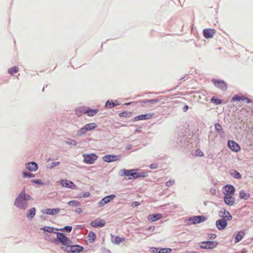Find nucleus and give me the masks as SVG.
Wrapping results in <instances>:
<instances>
[{"label": "nucleus", "mask_w": 253, "mask_h": 253, "mask_svg": "<svg viewBox=\"0 0 253 253\" xmlns=\"http://www.w3.org/2000/svg\"><path fill=\"white\" fill-rule=\"evenodd\" d=\"M135 171H138L137 169H122L119 172V175L120 176H126L127 177L126 178L128 180L135 179Z\"/></svg>", "instance_id": "4"}, {"label": "nucleus", "mask_w": 253, "mask_h": 253, "mask_svg": "<svg viewBox=\"0 0 253 253\" xmlns=\"http://www.w3.org/2000/svg\"><path fill=\"white\" fill-rule=\"evenodd\" d=\"M83 162L87 164H92L98 158V156L95 153L83 154Z\"/></svg>", "instance_id": "6"}, {"label": "nucleus", "mask_w": 253, "mask_h": 253, "mask_svg": "<svg viewBox=\"0 0 253 253\" xmlns=\"http://www.w3.org/2000/svg\"><path fill=\"white\" fill-rule=\"evenodd\" d=\"M86 108L85 107H79L75 109L76 114L78 117L81 116L83 114H85V111Z\"/></svg>", "instance_id": "33"}, {"label": "nucleus", "mask_w": 253, "mask_h": 253, "mask_svg": "<svg viewBox=\"0 0 253 253\" xmlns=\"http://www.w3.org/2000/svg\"><path fill=\"white\" fill-rule=\"evenodd\" d=\"M103 161L107 163H111L120 159V156L115 154H108L102 157Z\"/></svg>", "instance_id": "12"}, {"label": "nucleus", "mask_w": 253, "mask_h": 253, "mask_svg": "<svg viewBox=\"0 0 253 253\" xmlns=\"http://www.w3.org/2000/svg\"><path fill=\"white\" fill-rule=\"evenodd\" d=\"M162 217L163 216L161 213H154L148 216V220L152 222H155L161 219Z\"/></svg>", "instance_id": "25"}, {"label": "nucleus", "mask_w": 253, "mask_h": 253, "mask_svg": "<svg viewBox=\"0 0 253 253\" xmlns=\"http://www.w3.org/2000/svg\"><path fill=\"white\" fill-rule=\"evenodd\" d=\"M211 102L214 105H217L223 103V100L219 99L216 96L212 97L210 99Z\"/></svg>", "instance_id": "35"}, {"label": "nucleus", "mask_w": 253, "mask_h": 253, "mask_svg": "<svg viewBox=\"0 0 253 253\" xmlns=\"http://www.w3.org/2000/svg\"><path fill=\"white\" fill-rule=\"evenodd\" d=\"M73 229L71 225L65 226L63 228H58V231H63L67 233H70Z\"/></svg>", "instance_id": "44"}, {"label": "nucleus", "mask_w": 253, "mask_h": 253, "mask_svg": "<svg viewBox=\"0 0 253 253\" xmlns=\"http://www.w3.org/2000/svg\"><path fill=\"white\" fill-rule=\"evenodd\" d=\"M31 182L33 183H34L35 184H37L39 185H44V183H43L41 179H32Z\"/></svg>", "instance_id": "47"}, {"label": "nucleus", "mask_w": 253, "mask_h": 253, "mask_svg": "<svg viewBox=\"0 0 253 253\" xmlns=\"http://www.w3.org/2000/svg\"><path fill=\"white\" fill-rule=\"evenodd\" d=\"M235 190L234 186L231 184H227L223 187V193L224 195H233Z\"/></svg>", "instance_id": "10"}, {"label": "nucleus", "mask_w": 253, "mask_h": 253, "mask_svg": "<svg viewBox=\"0 0 253 253\" xmlns=\"http://www.w3.org/2000/svg\"><path fill=\"white\" fill-rule=\"evenodd\" d=\"M60 211V209L59 208L53 209H45L41 210V212L43 214H48L50 215H55L59 213Z\"/></svg>", "instance_id": "14"}, {"label": "nucleus", "mask_w": 253, "mask_h": 253, "mask_svg": "<svg viewBox=\"0 0 253 253\" xmlns=\"http://www.w3.org/2000/svg\"><path fill=\"white\" fill-rule=\"evenodd\" d=\"M116 197L114 194H110L103 198L98 203V207H101L104 205L108 204Z\"/></svg>", "instance_id": "11"}, {"label": "nucleus", "mask_w": 253, "mask_h": 253, "mask_svg": "<svg viewBox=\"0 0 253 253\" xmlns=\"http://www.w3.org/2000/svg\"><path fill=\"white\" fill-rule=\"evenodd\" d=\"M66 143L69 145H71L75 146L77 144V142L76 140L71 138H68L67 140L66 141Z\"/></svg>", "instance_id": "48"}, {"label": "nucleus", "mask_w": 253, "mask_h": 253, "mask_svg": "<svg viewBox=\"0 0 253 253\" xmlns=\"http://www.w3.org/2000/svg\"><path fill=\"white\" fill-rule=\"evenodd\" d=\"M227 225V220H225V219H222L221 218V219L217 220L215 222L216 227L219 230H224V229L226 228Z\"/></svg>", "instance_id": "13"}, {"label": "nucleus", "mask_w": 253, "mask_h": 253, "mask_svg": "<svg viewBox=\"0 0 253 253\" xmlns=\"http://www.w3.org/2000/svg\"><path fill=\"white\" fill-rule=\"evenodd\" d=\"M239 198L241 199H244L245 200H248L250 196V194L249 193H246L244 190H241L239 192Z\"/></svg>", "instance_id": "34"}, {"label": "nucleus", "mask_w": 253, "mask_h": 253, "mask_svg": "<svg viewBox=\"0 0 253 253\" xmlns=\"http://www.w3.org/2000/svg\"><path fill=\"white\" fill-rule=\"evenodd\" d=\"M21 193L24 197L26 201H33L34 199L33 197L29 194H26L25 192V189L24 188L21 191Z\"/></svg>", "instance_id": "39"}, {"label": "nucleus", "mask_w": 253, "mask_h": 253, "mask_svg": "<svg viewBox=\"0 0 253 253\" xmlns=\"http://www.w3.org/2000/svg\"><path fill=\"white\" fill-rule=\"evenodd\" d=\"M195 155L197 157H203L204 155L203 152L199 149L196 150Z\"/></svg>", "instance_id": "50"}, {"label": "nucleus", "mask_w": 253, "mask_h": 253, "mask_svg": "<svg viewBox=\"0 0 253 253\" xmlns=\"http://www.w3.org/2000/svg\"><path fill=\"white\" fill-rule=\"evenodd\" d=\"M19 71V68L17 66H14L11 68L8 69V73L11 75H13L14 74L16 73Z\"/></svg>", "instance_id": "45"}, {"label": "nucleus", "mask_w": 253, "mask_h": 253, "mask_svg": "<svg viewBox=\"0 0 253 253\" xmlns=\"http://www.w3.org/2000/svg\"><path fill=\"white\" fill-rule=\"evenodd\" d=\"M245 235V233L244 230L239 231L235 235L234 242L236 243H239L242 239H243Z\"/></svg>", "instance_id": "27"}, {"label": "nucleus", "mask_w": 253, "mask_h": 253, "mask_svg": "<svg viewBox=\"0 0 253 253\" xmlns=\"http://www.w3.org/2000/svg\"><path fill=\"white\" fill-rule=\"evenodd\" d=\"M25 167L29 171H36L38 169L39 166L36 162L32 161L27 163Z\"/></svg>", "instance_id": "22"}, {"label": "nucleus", "mask_w": 253, "mask_h": 253, "mask_svg": "<svg viewBox=\"0 0 253 253\" xmlns=\"http://www.w3.org/2000/svg\"><path fill=\"white\" fill-rule=\"evenodd\" d=\"M174 180H169L166 182V185L167 186L169 187V186L173 185L174 184Z\"/></svg>", "instance_id": "56"}, {"label": "nucleus", "mask_w": 253, "mask_h": 253, "mask_svg": "<svg viewBox=\"0 0 253 253\" xmlns=\"http://www.w3.org/2000/svg\"><path fill=\"white\" fill-rule=\"evenodd\" d=\"M216 30L214 29L207 28L203 31L204 37L206 39H211L215 34Z\"/></svg>", "instance_id": "19"}, {"label": "nucleus", "mask_w": 253, "mask_h": 253, "mask_svg": "<svg viewBox=\"0 0 253 253\" xmlns=\"http://www.w3.org/2000/svg\"><path fill=\"white\" fill-rule=\"evenodd\" d=\"M90 195V193L89 192H84L82 193V197H83V198L88 197Z\"/></svg>", "instance_id": "53"}, {"label": "nucleus", "mask_w": 253, "mask_h": 253, "mask_svg": "<svg viewBox=\"0 0 253 253\" xmlns=\"http://www.w3.org/2000/svg\"><path fill=\"white\" fill-rule=\"evenodd\" d=\"M153 114L146 113L137 116L131 119V121L135 122L140 120H148L152 118Z\"/></svg>", "instance_id": "16"}, {"label": "nucleus", "mask_w": 253, "mask_h": 253, "mask_svg": "<svg viewBox=\"0 0 253 253\" xmlns=\"http://www.w3.org/2000/svg\"><path fill=\"white\" fill-rule=\"evenodd\" d=\"M244 96L243 95H239V94H235L233 96L232 98V101H236L238 102H240L244 101Z\"/></svg>", "instance_id": "41"}, {"label": "nucleus", "mask_w": 253, "mask_h": 253, "mask_svg": "<svg viewBox=\"0 0 253 253\" xmlns=\"http://www.w3.org/2000/svg\"><path fill=\"white\" fill-rule=\"evenodd\" d=\"M119 105H120V103L117 101L114 102L113 100H108L105 103V107L106 108L111 109Z\"/></svg>", "instance_id": "26"}, {"label": "nucleus", "mask_w": 253, "mask_h": 253, "mask_svg": "<svg viewBox=\"0 0 253 253\" xmlns=\"http://www.w3.org/2000/svg\"><path fill=\"white\" fill-rule=\"evenodd\" d=\"M155 229V227L154 226H150L147 228V230L148 231H154Z\"/></svg>", "instance_id": "61"}, {"label": "nucleus", "mask_w": 253, "mask_h": 253, "mask_svg": "<svg viewBox=\"0 0 253 253\" xmlns=\"http://www.w3.org/2000/svg\"><path fill=\"white\" fill-rule=\"evenodd\" d=\"M216 235L214 233L209 234L208 235V238L209 239H215L216 238Z\"/></svg>", "instance_id": "51"}, {"label": "nucleus", "mask_w": 253, "mask_h": 253, "mask_svg": "<svg viewBox=\"0 0 253 253\" xmlns=\"http://www.w3.org/2000/svg\"><path fill=\"white\" fill-rule=\"evenodd\" d=\"M36 213V209L35 207L30 209L26 213V217L29 219H32L35 216Z\"/></svg>", "instance_id": "30"}, {"label": "nucleus", "mask_w": 253, "mask_h": 253, "mask_svg": "<svg viewBox=\"0 0 253 253\" xmlns=\"http://www.w3.org/2000/svg\"><path fill=\"white\" fill-rule=\"evenodd\" d=\"M189 109V106L187 105H185L183 107V111L184 112H186Z\"/></svg>", "instance_id": "60"}, {"label": "nucleus", "mask_w": 253, "mask_h": 253, "mask_svg": "<svg viewBox=\"0 0 253 253\" xmlns=\"http://www.w3.org/2000/svg\"><path fill=\"white\" fill-rule=\"evenodd\" d=\"M98 111V109H92L90 107H87L84 112L88 116L93 117L97 114Z\"/></svg>", "instance_id": "28"}, {"label": "nucleus", "mask_w": 253, "mask_h": 253, "mask_svg": "<svg viewBox=\"0 0 253 253\" xmlns=\"http://www.w3.org/2000/svg\"><path fill=\"white\" fill-rule=\"evenodd\" d=\"M101 251L102 253H111V251L109 250L106 249L105 247L102 248Z\"/></svg>", "instance_id": "55"}, {"label": "nucleus", "mask_w": 253, "mask_h": 253, "mask_svg": "<svg viewBox=\"0 0 253 253\" xmlns=\"http://www.w3.org/2000/svg\"><path fill=\"white\" fill-rule=\"evenodd\" d=\"M87 237L88 238V240L89 241V243H93L95 242L96 239V235L95 233L91 231H89L88 233Z\"/></svg>", "instance_id": "32"}, {"label": "nucleus", "mask_w": 253, "mask_h": 253, "mask_svg": "<svg viewBox=\"0 0 253 253\" xmlns=\"http://www.w3.org/2000/svg\"><path fill=\"white\" fill-rule=\"evenodd\" d=\"M150 251L154 253H170L172 252V249L169 248L152 247Z\"/></svg>", "instance_id": "17"}, {"label": "nucleus", "mask_w": 253, "mask_h": 253, "mask_svg": "<svg viewBox=\"0 0 253 253\" xmlns=\"http://www.w3.org/2000/svg\"><path fill=\"white\" fill-rule=\"evenodd\" d=\"M215 130L218 133L221 137H223L225 135L224 131L219 123H216L214 124Z\"/></svg>", "instance_id": "29"}, {"label": "nucleus", "mask_w": 253, "mask_h": 253, "mask_svg": "<svg viewBox=\"0 0 253 253\" xmlns=\"http://www.w3.org/2000/svg\"><path fill=\"white\" fill-rule=\"evenodd\" d=\"M50 242L56 245L61 244L62 250L68 253H80L84 251V247L79 245H72V241L64 233H58L57 238H53Z\"/></svg>", "instance_id": "1"}, {"label": "nucleus", "mask_w": 253, "mask_h": 253, "mask_svg": "<svg viewBox=\"0 0 253 253\" xmlns=\"http://www.w3.org/2000/svg\"><path fill=\"white\" fill-rule=\"evenodd\" d=\"M147 176V172H138V171H135V179L139 178L146 177Z\"/></svg>", "instance_id": "38"}, {"label": "nucleus", "mask_w": 253, "mask_h": 253, "mask_svg": "<svg viewBox=\"0 0 253 253\" xmlns=\"http://www.w3.org/2000/svg\"><path fill=\"white\" fill-rule=\"evenodd\" d=\"M84 126L86 127L87 131H89L96 128L97 126V125L95 123H90L86 124L84 125Z\"/></svg>", "instance_id": "37"}, {"label": "nucleus", "mask_w": 253, "mask_h": 253, "mask_svg": "<svg viewBox=\"0 0 253 253\" xmlns=\"http://www.w3.org/2000/svg\"><path fill=\"white\" fill-rule=\"evenodd\" d=\"M59 182L64 187L75 190L78 189V187L71 180L61 179Z\"/></svg>", "instance_id": "7"}, {"label": "nucleus", "mask_w": 253, "mask_h": 253, "mask_svg": "<svg viewBox=\"0 0 253 253\" xmlns=\"http://www.w3.org/2000/svg\"><path fill=\"white\" fill-rule=\"evenodd\" d=\"M164 98V96H160L157 98L154 99H143L140 100V102L141 103L146 104L148 103H149L150 104H153L155 103H156L161 100H163Z\"/></svg>", "instance_id": "24"}, {"label": "nucleus", "mask_w": 253, "mask_h": 253, "mask_svg": "<svg viewBox=\"0 0 253 253\" xmlns=\"http://www.w3.org/2000/svg\"><path fill=\"white\" fill-rule=\"evenodd\" d=\"M60 164L59 162H53L50 164H48L47 168L50 169L53 168L55 167L58 166Z\"/></svg>", "instance_id": "49"}, {"label": "nucleus", "mask_w": 253, "mask_h": 253, "mask_svg": "<svg viewBox=\"0 0 253 253\" xmlns=\"http://www.w3.org/2000/svg\"><path fill=\"white\" fill-rule=\"evenodd\" d=\"M41 230L43 231L44 232H46L48 233H54L56 234V237L57 238V235L58 233H63L62 232H56L58 231V228L50 227V226H43L40 228Z\"/></svg>", "instance_id": "21"}, {"label": "nucleus", "mask_w": 253, "mask_h": 253, "mask_svg": "<svg viewBox=\"0 0 253 253\" xmlns=\"http://www.w3.org/2000/svg\"><path fill=\"white\" fill-rule=\"evenodd\" d=\"M131 148H132V145L131 144H128L126 146V149L127 150H129L131 149Z\"/></svg>", "instance_id": "63"}, {"label": "nucleus", "mask_w": 253, "mask_h": 253, "mask_svg": "<svg viewBox=\"0 0 253 253\" xmlns=\"http://www.w3.org/2000/svg\"><path fill=\"white\" fill-rule=\"evenodd\" d=\"M244 100H245L246 101V103L247 104H249V103H251L252 102V100L250 98L244 96Z\"/></svg>", "instance_id": "57"}, {"label": "nucleus", "mask_w": 253, "mask_h": 253, "mask_svg": "<svg viewBox=\"0 0 253 253\" xmlns=\"http://www.w3.org/2000/svg\"><path fill=\"white\" fill-rule=\"evenodd\" d=\"M230 174L233 178L237 179H240L242 177L241 174L236 170H232L230 171Z\"/></svg>", "instance_id": "36"}, {"label": "nucleus", "mask_w": 253, "mask_h": 253, "mask_svg": "<svg viewBox=\"0 0 253 253\" xmlns=\"http://www.w3.org/2000/svg\"><path fill=\"white\" fill-rule=\"evenodd\" d=\"M22 174L24 178H33L35 177V174L27 171H23Z\"/></svg>", "instance_id": "42"}, {"label": "nucleus", "mask_w": 253, "mask_h": 253, "mask_svg": "<svg viewBox=\"0 0 253 253\" xmlns=\"http://www.w3.org/2000/svg\"><path fill=\"white\" fill-rule=\"evenodd\" d=\"M132 113L129 111H124L122 113H119V116L120 117H125L126 118H130L132 116Z\"/></svg>", "instance_id": "40"}, {"label": "nucleus", "mask_w": 253, "mask_h": 253, "mask_svg": "<svg viewBox=\"0 0 253 253\" xmlns=\"http://www.w3.org/2000/svg\"><path fill=\"white\" fill-rule=\"evenodd\" d=\"M207 220V217L203 215H194L189 217L188 221L189 224L195 225L204 222Z\"/></svg>", "instance_id": "5"}, {"label": "nucleus", "mask_w": 253, "mask_h": 253, "mask_svg": "<svg viewBox=\"0 0 253 253\" xmlns=\"http://www.w3.org/2000/svg\"><path fill=\"white\" fill-rule=\"evenodd\" d=\"M205 246V244H202V242L200 243L199 247L202 249H206V247H202Z\"/></svg>", "instance_id": "62"}, {"label": "nucleus", "mask_w": 253, "mask_h": 253, "mask_svg": "<svg viewBox=\"0 0 253 253\" xmlns=\"http://www.w3.org/2000/svg\"><path fill=\"white\" fill-rule=\"evenodd\" d=\"M140 205V203L137 201H134L131 203V206L133 208L137 207Z\"/></svg>", "instance_id": "52"}, {"label": "nucleus", "mask_w": 253, "mask_h": 253, "mask_svg": "<svg viewBox=\"0 0 253 253\" xmlns=\"http://www.w3.org/2000/svg\"><path fill=\"white\" fill-rule=\"evenodd\" d=\"M210 192H211V194L213 195H214L216 193V191H215V189H211V190H210Z\"/></svg>", "instance_id": "64"}, {"label": "nucleus", "mask_w": 253, "mask_h": 253, "mask_svg": "<svg viewBox=\"0 0 253 253\" xmlns=\"http://www.w3.org/2000/svg\"><path fill=\"white\" fill-rule=\"evenodd\" d=\"M158 167V164L157 163H153L149 166V168L151 169H156Z\"/></svg>", "instance_id": "54"}, {"label": "nucleus", "mask_w": 253, "mask_h": 253, "mask_svg": "<svg viewBox=\"0 0 253 253\" xmlns=\"http://www.w3.org/2000/svg\"><path fill=\"white\" fill-rule=\"evenodd\" d=\"M219 216L222 219H225L227 221L232 220V216L230 212L225 209H222V211L219 212Z\"/></svg>", "instance_id": "18"}, {"label": "nucleus", "mask_w": 253, "mask_h": 253, "mask_svg": "<svg viewBox=\"0 0 253 253\" xmlns=\"http://www.w3.org/2000/svg\"><path fill=\"white\" fill-rule=\"evenodd\" d=\"M202 244H205V246L204 247H206V249L211 250L216 248L219 243L216 241H202Z\"/></svg>", "instance_id": "20"}, {"label": "nucleus", "mask_w": 253, "mask_h": 253, "mask_svg": "<svg viewBox=\"0 0 253 253\" xmlns=\"http://www.w3.org/2000/svg\"><path fill=\"white\" fill-rule=\"evenodd\" d=\"M187 135L185 131L182 129L179 130L175 133L173 139V145L176 148L182 147L188 145Z\"/></svg>", "instance_id": "2"}, {"label": "nucleus", "mask_w": 253, "mask_h": 253, "mask_svg": "<svg viewBox=\"0 0 253 253\" xmlns=\"http://www.w3.org/2000/svg\"><path fill=\"white\" fill-rule=\"evenodd\" d=\"M125 240V238L124 237H120L118 236H116L115 237H114V236H112L111 237L112 242L116 245H119L120 243L124 241Z\"/></svg>", "instance_id": "31"}, {"label": "nucleus", "mask_w": 253, "mask_h": 253, "mask_svg": "<svg viewBox=\"0 0 253 253\" xmlns=\"http://www.w3.org/2000/svg\"><path fill=\"white\" fill-rule=\"evenodd\" d=\"M75 212L77 213H81L83 212V210L81 208H78L75 210Z\"/></svg>", "instance_id": "58"}, {"label": "nucleus", "mask_w": 253, "mask_h": 253, "mask_svg": "<svg viewBox=\"0 0 253 253\" xmlns=\"http://www.w3.org/2000/svg\"><path fill=\"white\" fill-rule=\"evenodd\" d=\"M86 132H87V130L86 128V127H85L84 126L78 131L77 135L78 136H80L83 134H84Z\"/></svg>", "instance_id": "46"}, {"label": "nucleus", "mask_w": 253, "mask_h": 253, "mask_svg": "<svg viewBox=\"0 0 253 253\" xmlns=\"http://www.w3.org/2000/svg\"><path fill=\"white\" fill-rule=\"evenodd\" d=\"M68 205L72 207H76L80 206L81 205V203L77 200H71L68 202Z\"/></svg>", "instance_id": "43"}, {"label": "nucleus", "mask_w": 253, "mask_h": 253, "mask_svg": "<svg viewBox=\"0 0 253 253\" xmlns=\"http://www.w3.org/2000/svg\"><path fill=\"white\" fill-rule=\"evenodd\" d=\"M45 234L46 235V236L45 237V240L50 241V240L53 238H50V236L49 235L45 234Z\"/></svg>", "instance_id": "59"}, {"label": "nucleus", "mask_w": 253, "mask_h": 253, "mask_svg": "<svg viewBox=\"0 0 253 253\" xmlns=\"http://www.w3.org/2000/svg\"><path fill=\"white\" fill-rule=\"evenodd\" d=\"M214 86L222 91H225L227 89V84L223 80L213 79L211 80Z\"/></svg>", "instance_id": "9"}, {"label": "nucleus", "mask_w": 253, "mask_h": 253, "mask_svg": "<svg viewBox=\"0 0 253 253\" xmlns=\"http://www.w3.org/2000/svg\"><path fill=\"white\" fill-rule=\"evenodd\" d=\"M106 224V222L104 219L97 218L93 221H92L90 225L95 228H101L104 227Z\"/></svg>", "instance_id": "15"}, {"label": "nucleus", "mask_w": 253, "mask_h": 253, "mask_svg": "<svg viewBox=\"0 0 253 253\" xmlns=\"http://www.w3.org/2000/svg\"><path fill=\"white\" fill-rule=\"evenodd\" d=\"M224 202L228 206H232L235 201V198L232 195H224L223 197Z\"/></svg>", "instance_id": "23"}, {"label": "nucleus", "mask_w": 253, "mask_h": 253, "mask_svg": "<svg viewBox=\"0 0 253 253\" xmlns=\"http://www.w3.org/2000/svg\"><path fill=\"white\" fill-rule=\"evenodd\" d=\"M227 145L228 148L232 152L237 153L241 150L240 145L234 140H228Z\"/></svg>", "instance_id": "8"}, {"label": "nucleus", "mask_w": 253, "mask_h": 253, "mask_svg": "<svg viewBox=\"0 0 253 253\" xmlns=\"http://www.w3.org/2000/svg\"><path fill=\"white\" fill-rule=\"evenodd\" d=\"M14 205L18 209L22 210H26V209L28 207V203L27 201H26L21 192L16 198L14 202Z\"/></svg>", "instance_id": "3"}]
</instances>
